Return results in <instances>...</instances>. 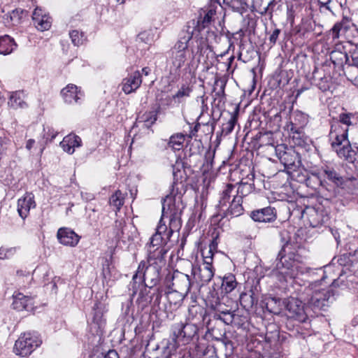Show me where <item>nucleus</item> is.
I'll return each mask as SVG.
<instances>
[{
    "label": "nucleus",
    "instance_id": "f257e3e1",
    "mask_svg": "<svg viewBox=\"0 0 358 358\" xmlns=\"http://www.w3.org/2000/svg\"><path fill=\"white\" fill-rule=\"evenodd\" d=\"M278 259L275 268L280 276V281L287 282L288 280L296 278L299 274H317L318 272L322 274L320 281H324L327 278L326 273L331 268V266H326L324 270L319 268L316 270L317 272H315L303 263L302 257L292 248L289 241H286L282 245L278 253Z\"/></svg>",
    "mask_w": 358,
    "mask_h": 358
},
{
    "label": "nucleus",
    "instance_id": "f03ea898",
    "mask_svg": "<svg viewBox=\"0 0 358 358\" xmlns=\"http://www.w3.org/2000/svg\"><path fill=\"white\" fill-rule=\"evenodd\" d=\"M354 118L353 113H341L338 120L331 123L329 134L332 150L340 159L349 163H354L358 159V146L352 148L348 138V127L353 125Z\"/></svg>",
    "mask_w": 358,
    "mask_h": 358
},
{
    "label": "nucleus",
    "instance_id": "7ed1b4c3",
    "mask_svg": "<svg viewBox=\"0 0 358 358\" xmlns=\"http://www.w3.org/2000/svg\"><path fill=\"white\" fill-rule=\"evenodd\" d=\"M195 23L188 22L180 32L178 39L171 50V61L169 71L174 78L180 76V69L187 61L189 43L194 33Z\"/></svg>",
    "mask_w": 358,
    "mask_h": 358
},
{
    "label": "nucleus",
    "instance_id": "20e7f679",
    "mask_svg": "<svg viewBox=\"0 0 358 358\" xmlns=\"http://www.w3.org/2000/svg\"><path fill=\"white\" fill-rule=\"evenodd\" d=\"M165 264L164 259H154L150 260L148 257V261H141L139 263L138 269L134 275L132 280L134 284L144 282L146 287L152 288L156 286L160 280V270Z\"/></svg>",
    "mask_w": 358,
    "mask_h": 358
},
{
    "label": "nucleus",
    "instance_id": "39448f33",
    "mask_svg": "<svg viewBox=\"0 0 358 358\" xmlns=\"http://www.w3.org/2000/svg\"><path fill=\"white\" fill-rule=\"evenodd\" d=\"M41 344V340L36 333H24L15 341L14 352L17 355L26 357L29 355Z\"/></svg>",
    "mask_w": 358,
    "mask_h": 358
},
{
    "label": "nucleus",
    "instance_id": "423d86ee",
    "mask_svg": "<svg viewBox=\"0 0 358 358\" xmlns=\"http://www.w3.org/2000/svg\"><path fill=\"white\" fill-rule=\"evenodd\" d=\"M282 303L285 309L288 311L289 317L300 322H305L308 319V313L303 303L294 297L284 299Z\"/></svg>",
    "mask_w": 358,
    "mask_h": 358
},
{
    "label": "nucleus",
    "instance_id": "0eeeda50",
    "mask_svg": "<svg viewBox=\"0 0 358 358\" xmlns=\"http://www.w3.org/2000/svg\"><path fill=\"white\" fill-rule=\"evenodd\" d=\"M166 285L169 289H174L186 294L191 287L189 276L179 271H174L172 274L166 275Z\"/></svg>",
    "mask_w": 358,
    "mask_h": 358
},
{
    "label": "nucleus",
    "instance_id": "6e6552de",
    "mask_svg": "<svg viewBox=\"0 0 358 358\" xmlns=\"http://www.w3.org/2000/svg\"><path fill=\"white\" fill-rule=\"evenodd\" d=\"M335 297L332 289L315 290L312 293L310 299L307 300L308 304L315 309H324L325 307L333 303Z\"/></svg>",
    "mask_w": 358,
    "mask_h": 358
},
{
    "label": "nucleus",
    "instance_id": "1a4fd4ad",
    "mask_svg": "<svg viewBox=\"0 0 358 358\" xmlns=\"http://www.w3.org/2000/svg\"><path fill=\"white\" fill-rule=\"evenodd\" d=\"M164 236L155 234L150 238V241L148 245V257L152 261L154 259H164V255L166 250L164 249V245L167 241Z\"/></svg>",
    "mask_w": 358,
    "mask_h": 358
},
{
    "label": "nucleus",
    "instance_id": "9d476101",
    "mask_svg": "<svg viewBox=\"0 0 358 358\" xmlns=\"http://www.w3.org/2000/svg\"><path fill=\"white\" fill-rule=\"evenodd\" d=\"M197 327L193 324L178 323L173 326V334L177 342L185 344L197 334Z\"/></svg>",
    "mask_w": 358,
    "mask_h": 358
},
{
    "label": "nucleus",
    "instance_id": "9b49d317",
    "mask_svg": "<svg viewBox=\"0 0 358 358\" xmlns=\"http://www.w3.org/2000/svg\"><path fill=\"white\" fill-rule=\"evenodd\" d=\"M277 155L280 163L288 171H296L301 164L300 156L292 149L279 151Z\"/></svg>",
    "mask_w": 358,
    "mask_h": 358
},
{
    "label": "nucleus",
    "instance_id": "f8f14e48",
    "mask_svg": "<svg viewBox=\"0 0 358 358\" xmlns=\"http://www.w3.org/2000/svg\"><path fill=\"white\" fill-rule=\"evenodd\" d=\"M57 237L61 244L70 247L77 245L80 238L74 231L67 227L59 229Z\"/></svg>",
    "mask_w": 358,
    "mask_h": 358
},
{
    "label": "nucleus",
    "instance_id": "ddd939ff",
    "mask_svg": "<svg viewBox=\"0 0 358 358\" xmlns=\"http://www.w3.org/2000/svg\"><path fill=\"white\" fill-rule=\"evenodd\" d=\"M250 217L255 222H272L277 218V212L275 208L268 206L262 209L252 210Z\"/></svg>",
    "mask_w": 358,
    "mask_h": 358
},
{
    "label": "nucleus",
    "instance_id": "4468645a",
    "mask_svg": "<svg viewBox=\"0 0 358 358\" xmlns=\"http://www.w3.org/2000/svg\"><path fill=\"white\" fill-rule=\"evenodd\" d=\"M141 74L139 71H136L122 80V90L124 93L130 94L135 92L141 86Z\"/></svg>",
    "mask_w": 358,
    "mask_h": 358
},
{
    "label": "nucleus",
    "instance_id": "2eb2a0df",
    "mask_svg": "<svg viewBox=\"0 0 358 358\" xmlns=\"http://www.w3.org/2000/svg\"><path fill=\"white\" fill-rule=\"evenodd\" d=\"M34 199L32 193L27 192L23 197L18 199L17 212L22 219L28 216L31 208H35L36 203Z\"/></svg>",
    "mask_w": 358,
    "mask_h": 358
},
{
    "label": "nucleus",
    "instance_id": "dca6fc26",
    "mask_svg": "<svg viewBox=\"0 0 358 358\" xmlns=\"http://www.w3.org/2000/svg\"><path fill=\"white\" fill-rule=\"evenodd\" d=\"M61 94L64 101L69 104L79 103V100L83 96V93L73 84H69L62 89Z\"/></svg>",
    "mask_w": 358,
    "mask_h": 358
},
{
    "label": "nucleus",
    "instance_id": "f3484780",
    "mask_svg": "<svg viewBox=\"0 0 358 358\" xmlns=\"http://www.w3.org/2000/svg\"><path fill=\"white\" fill-rule=\"evenodd\" d=\"M302 216L306 217L309 222L310 226L317 227L324 222L325 217L322 210L314 207H306L302 213Z\"/></svg>",
    "mask_w": 358,
    "mask_h": 358
},
{
    "label": "nucleus",
    "instance_id": "a211bd4d",
    "mask_svg": "<svg viewBox=\"0 0 358 358\" xmlns=\"http://www.w3.org/2000/svg\"><path fill=\"white\" fill-rule=\"evenodd\" d=\"M191 264L192 267V273L194 275V277H197L202 285L208 283L215 275V269L214 268L200 266L196 268Z\"/></svg>",
    "mask_w": 358,
    "mask_h": 358
},
{
    "label": "nucleus",
    "instance_id": "6ab92c4d",
    "mask_svg": "<svg viewBox=\"0 0 358 358\" xmlns=\"http://www.w3.org/2000/svg\"><path fill=\"white\" fill-rule=\"evenodd\" d=\"M13 308L19 311L31 310L33 309L34 302L32 298L25 296L22 293H17L14 296Z\"/></svg>",
    "mask_w": 358,
    "mask_h": 358
},
{
    "label": "nucleus",
    "instance_id": "aec40b11",
    "mask_svg": "<svg viewBox=\"0 0 358 358\" xmlns=\"http://www.w3.org/2000/svg\"><path fill=\"white\" fill-rule=\"evenodd\" d=\"M242 203L243 200L241 196H234L227 209L222 210L224 213L223 217L231 216V217H233L241 215L244 211Z\"/></svg>",
    "mask_w": 358,
    "mask_h": 358
},
{
    "label": "nucleus",
    "instance_id": "412c9836",
    "mask_svg": "<svg viewBox=\"0 0 358 358\" xmlns=\"http://www.w3.org/2000/svg\"><path fill=\"white\" fill-rule=\"evenodd\" d=\"M81 138L78 136L71 134L63 138L60 145L65 152L73 154L75 148H78L81 145Z\"/></svg>",
    "mask_w": 358,
    "mask_h": 358
},
{
    "label": "nucleus",
    "instance_id": "4be33fe9",
    "mask_svg": "<svg viewBox=\"0 0 358 358\" xmlns=\"http://www.w3.org/2000/svg\"><path fill=\"white\" fill-rule=\"evenodd\" d=\"M213 6H211L210 8L205 11L204 15H201L196 22L194 20L191 21L195 23L194 31H198L200 32L210 24L211 22L213 21V17L216 13L215 9L213 8Z\"/></svg>",
    "mask_w": 358,
    "mask_h": 358
},
{
    "label": "nucleus",
    "instance_id": "5701e85b",
    "mask_svg": "<svg viewBox=\"0 0 358 358\" xmlns=\"http://www.w3.org/2000/svg\"><path fill=\"white\" fill-rule=\"evenodd\" d=\"M323 176L334 183L337 187L343 188L345 178L342 177L334 168L324 166L322 169Z\"/></svg>",
    "mask_w": 358,
    "mask_h": 358
},
{
    "label": "nucleus",
    "instance_id": "b1692460",
    "mask_svg": "<svg viewBox=\"0 0 358 358\" xmlns=\"http://www.w3.org/2000/svg\"><path fill=\"white\" fill-rule=\"evenodd\" d=\"M191 40H193L192 41V44H193L194 41H195L196 43V47H194V45L190 46L189 45V47L190 48V50L192 54L199 53L200 55H203L206 53L208 50L209 52H213L211 47L207 42L206 38L202 36L199 38H197V36H193Z\"/></svg>",
    "mask_w": 358,
    "mask_h": 358
},
{
    "label": "nucleus",
    "instance_id": "393cba45",
    "mask_svg": "<svg viewBox=\"0 0 358 358\" xmlns=\"http://www.w3.org/2000/svg\"><path fill=\"white\" fill-rule=\"evenodd\" d=\"M24 93L23 91H16L12 92L8 101V106L13 108H24L27 107V103L24 101Z\"/></svg>",
    "mask_w": 358,
    "mask_h": 358
},
{
    "label": "nucleus",
    "instance_id": "a878e982",
    "mask_svg": "<svg viewBox=\"0 0 358 358\" xmlns=\"http://www.w3.org/2000/svg\"><path fill=\"white\" fill-rule=\"evenodd\" d=\"M186 295V294L182 293L181 292L174 289H171V291H169L166 293V298L169 303L170 308L172 309H177L180 307Z\"/></svg>",
    "mask_w": 358,
    "mask_h": 358
},
{
    "label": "nucleus",
    "instance_id": "bb28decb",
    "mask_svg": "<svg viewBox=\"0 0 358 358\" xmlns=\"http://www.w3.org/2000/svg\"><path fill=\"white\" fill-rule=\"evenodd\" d=\"M17 48L14 39L8 35L0 37V54L9 55Z\"/></svg>",
    "mask_w": 358,
    "mask_h": 358
},
{
    "label": "nucleus",
    "instance_id": "cd10ccee",
    "mask_svg": "<svg viewBox=\"0 0 358 358\" xmlns=\"http://www.w3.org/2000/svg\"><path fill=\"white\" fill-rule=\"evenodd\" d=\"M218 301V298H217L215 304H212V308L214 309L215 311H217L221 313L223 315L222 322L226 324H230L233 322L234 315L230 311L224 308V305L220 303Z\"/></svg>",
    "mask_w": 358,
    "mask_h": 358
},
{
    "label": "nucleus",
    "instance_id": "c85d7f7f",
    "mask_svg": "<svg viewBox=\"0 0 358 358\" xmlns=\"http://www.w3.org/2000/svg\"><path fill=\"white\" fill-rule=\"evenodd\" d=\"M157 111L145 112L143 115L138 117L137 120L138 122H142L147 128L150 127L157 120Z\"/></svg>",
    "mask_w": 358,
    "mask_h": 358
},
{
    "label": "nucleus",
    "instance_id": "c756f323",
    "mask_svg": "<svg viewBox=\"0 0 358 358\" xmlns=\"http://www.w3.org/2000/svg\"><path fill=\"white\" fill-rule=\"evenodd\" d=\"M266 306L267 309L274 314L280 313L282 310V306L284 307L282 300L276 297H271L268 299Z\"/></svg>",
    "mask_w": 358,
    "mask_h": 358
},
{
    "label": "nucleus",
    "instance_id": "7c9ffc66",
    "mask_svg": "<svg viewBox=\"0 0 358 358\" xmlns=\"http://www.w3.org/2000/svg\"><path fill=\"white\" fill-rule=\"evenodd\" d=\"M234 185L231 184H227L222 193L220 194V197L219 200V203L217 204V207L222 210V208L226 206L227 203L229 202V200L231 197V192L234 189Z\"/></svg>",
    "mask_w": 358,
    "mask_h": 358
},
{
    "label": "nucleus",
    "instance_id": "2f4dec72",
    "mask_svg": "<svg viewBox=\"0 0 358 358\" xmlns=\"http://www.w3.org/2000/svg\"><path fill=\"white\" fill-rule=\"evenodd\" d=\"M124 196L121 191L117 190L111 195L109 199V203L115 208L116 211L120 210L124 204Z\"/></svg>",
    "mask_w": 358,
    "mask_h": 358
},
{
    "label": "nucleus",
    "instance_id": "473e14b6",
    "mask_svg": "<svg viewBox=\"0 0 358 358\" xmlns=\"http://www.w3.org/2000/svg\"><path fill=\"white\" fill-rule=\"evenodd\" d=\"M237 282L233 275L224 277L222 279V289L225 293L231 292L236 287Z\"/></svg>",
    "mask_w": 358,
    "mask_h": 358
},
{
    "label": "nucleus",
    "instance_id": "72a5a7b5",
    "mask_svg": "<svg viewBox=\"0 0 358 358\" xmlns=\"http://www.w3.org/2000/svg\"><path fill=\"white\" fill-rule=\"evenodd\" d=\"M185 136L182 134H176L171 136L169 146L174 150H180L183 145Z\"/></svg>",
    "mask_w": 358,
    "mask_h": 358
},
{
    "label": "nucleus",
    "instance_id": "f704fd0d",
    "mask_svg": "<svg viewBox=\"0 0 358 358\" xmlns=\"http://www.w3.org/2000/svg\"><path fill=\"white\" fill-rule=\"evenodd\" d=\"M28 15V12L21 8L13 10L10 14V19L13 25H17L22 22L24 17Z\"/></svg>",
    "mask_w": 358,
    "mask_h": 358
},
{
    "label": "nucleus",
    "instance_id": "c9c22d12",
    "mask_svg": "<svg viewBox=\"0 0 358 358\" xmlns=\"http://www.w3.org/2000/svg\"><path fill=\"white\" fill-rule=\"evenodd\" d=\"M192 92L191 87L187 85H183L178 91L173 95V99L180 103L183 101L187 97L189 96Z\"/></svg>",
    "mask_w": 358,
    "mask_h": 358
},
{
    "label": "nucleus",
    "instance_id": "e433bc0d",
    "mask_svg": "<svg viewBox=\"0 0 358 358\" xmlns=\"http://www.w3.org/2000/svg\"><path fill=\"white\" fill-rule=\"evenodd\" d=\"M34 24L37 29L43 31L50 28L52 21L51 18L48 15H45L38 18V20L34 22Z\"/></svg>",
    "mask_w": 358,
    "mask_h": 358
},
{
    "label": "nucleus",
    "instance_id": "4c0bfd02",
    "mask_svg": "<svg viewBox=\"0 0 358 358\" xmlns=\"http://www.w3.org/2000/svg\"><path fill=\"white\" fill-rule=\"evenodd\" d=\"M253 190V185L248 182H241L237 189L236 195L239 196L243 199L244 196H246Z\"/></svg>",
    "mask_w": 358,
    "mask_h": 358
},
{
    "label": "nucleus",
    "instance_id": "58836bf2",
    "mask_svg": "<svg viewBox=\"0 0 358 358\" xmlns=\"http://www.w3.org/2000/svg\"><path fill=\"white\" fill-rule=\"evenodd\" d=\"M331 59L337 60L338 64H343V61H345L346 64H350V57L345 52L336 50L332 51L331 52Z\"/></svg>",
    "mask_w": 358,
    "mask_h": 358
},
{
    "label": "nucleus",
    "instance_id": "ea45409f",
    "mask_svg": "<svg viewBox=\"0 0 358 358\" xmlns=\"http://www.w3.org/2000/svg\"><path fill=\"white\" fill-rule=\"evenodd\" d=\"M70 38L72 43L76 46H79L83 44L85 40V36L83 32H79L78 30H73L69 33Z\"/></svg>",
    "mask_w": 358,
    "mask_h": 358
},
{
    "label": "nucleus",
    "instance_id": "a19ab883",
    "mask_svg": "<svg viewBox=\"0 0 358 358\" xmlns=\"http://www.w3.org/2000/svg\"><path fill=\"white\" fill-rule=\"evenodd\" d=\"M162 220H161L159 221V225L157 226V231H156L155 234H159V235H162V236H164L165 238H166V240H169V238L173 233V230L172 229L168 230L167 227L164 224H162Z\"/></svg>",
    "mask_w": 358,
    "mask_h": 358
},
{
    "label": "nucleus",
    "instance_id": "79ce46f5",
    "mask_svg": "<svg viewBox=\"0 0 358 358\" xmlns=\"http://www.w3.org/2000/svg\"><path fill=\"white\" fill-rule=\"evenodd\" d=\"M348 20L347 17H343V19L342 20L341 22H336L334 25V27L331 29V35H332V38L333 39H337V38H339L340 31L342 29V28L343 27L345 22H348Z\"/></svg>",
    "mask_w": 358,
    "mask_h": 358
},
{
    "label": "nucleus",
    "instance_id": "37998d69",
    "mask_svg": "<svg viewBox=\"0 0 358 358\" xmlns=\"http://www.w3.org/2000/svg\"><path fill=\"white\" fill-rule=\"evenodd\" d=\"M15 253V248H7L1 247L0 248V259L3 260V259H10L12 257H13Z\"/></svg>",
    "mask_w": 358,
    "mask_h": 358
},
{
    "label": "nucleus",
    "instance_id": "c03bdc74",
    "mask_svg": "<svg viewBox=\"0 0 358 358\" xmlns=\"http://www.w3.org/2000/svg\"><path fill=\"white\" fill-rule=\"evenodd\" d=\"M303 137V134L302 133L301 129L295 130V131H294V135H292V141L294 145L297 146H303L305 143Z\"/></svg>",
    "mask_w": 358,
    "mask_h": 358
},
{
    "label": "nucleus",
    "instance_id": "a18cd8bd",
    "mask_svg": "<svg viewBox=\"0 0 358 358\" xmlns=\"http://www.w3.org/2000/svg\"><path fill=\"white\" fill-rule=\"evenodd\" d=\"M236 120L235 117H231L228 122L222 126V133L225 135L230 134L234 128Z\"/></svg>",
    "mask_w": 358,
    "mask_h": 358
},
{
    "label": "nucleus",
    "instance_id": "49530a36",
    "mask_svg": "<svg viewBox=\"0 0 358 358\" xmlns=\"http://www.w3.org/2000/svg\"><path fill=\"white\" fill-rule=\"evenodd\" d=\"M350 64L349 65L354 66L358 68V48L355 47L350 51Z\"/></svg>",
    "mask_w": 358,
    "mask_h": 358
},
{
    "label": "nucleus",
    "instance_id": "de8ad7c7",
    "mask_svg": "<svg viewBox=\"0 0 358 358\" xmlns=\"http://www.w3.org/2000/svg\"><path fill=\"white\" fill-rule=\"evenodd\" d=\"M212 3H217L220 6L223 7V5L228 6L232 8H235L234 3H237L233 0H211Z\"/></svg>",
    "mask_w": 358,
    "mask_h": 358
},
{
    "label": "nucleus",
    "instance_id": "09e8293b",
    "mask_svg": "<svg viewBox=\"0 0 358 358\" xmlns=\"http://www.w3.org/2000/svg\"><path fill=\"white\" fill-rule=\"evenodd\" d=\"M202 256H203V263L201 266L213 268V266L212 265L213 257L206 256L204 251L202 252Z\"/></svg>",
    "mask_w": 358,
    "mask_h": 358
},
{
    "label": "nucleus",
    "instance_id": "8fccbe9b",
    "mask_svg": "<svg viewBox=\"0 0 358 358\" xmlns=\"http://www.w3.org/2000/svg\"><path fill=\"white\" fill-rule=\"evenodd\" d=\"M280 34V29H275L271 35L269 37V41L272 44H275L277 41L279 34Z\"/></svg>",
    "mask_w": 358,
    "mask_h": 358
},
{
    "label": "nucleus",
    "instance_id": "3c124183",
    "mask_svg": "<svg viewBox=\"0 0 358 358\" xmlns=\"http://www.w3.org/2000/svg\"><path fill=\"white\" fill-rule=\"evenodd\" d=\"M46 14L43 13V10L41 8H36L32 15L33 22H36L38 20V18H40L43 15H45Z\"/></svg>",
    "mask_w": 358,
    "mask_h": 358
},
{
    "label": "nucleus",
    "instance_id": "603ef678",
    "mask_svg": "<svg viewBox=\"0 0 358 358\" xmlns=\"http://www.w3.org/2000/svg\"><path fill=\"white\" fill-rule=\"evenodd\" d=\"M147 294H148L147 289H146V288H145L144 290H141L139 292V296L137 299V301L141 300V301H145V302L148 303L149 301H148V297L146 296Z\"/></svg>",
    "mask_w": 358,
    "mask_h": 358
},
{
    "label": "nucleus",
    "instance_id": "864d4df0",
    "mask_svg": "<svg viewBox=\"0 0 358 358\" xmlns=\"http://www.w3.org/2000/svg\"><path fill=\"white\" fill-rule=\"evenodd\" d=\"M104 306L99 302L96 303L94 306V310H95V315L99 316V315H102V312L101 311L104 307Z\"/></svg>",
    "mask_w": 358,
    "mask_h": 358
},
{
    "label": "nucleus",
    "instance_id": "5fc2aeb1",
    "mask_svg": "<svg viewBox=\"0 0 358 358\" xmlns=\"http://www.w3.org/2000/svg\"><path fill=\"white\" fill-rule=\"evenodd\" d=\"M81 196H82L83 199H84L85 201H91L94 199V195L91 193L81 192Z\"/></svg>",
    "mask_w": 358,
    "mask_h": 358
},
{
    "label": "nucleus",
    "instance_id": "6e6d98bb",
    "mask_svg": "<svg viewBox=\"0 0 358 358\" xmlns=\"http://www.w3.org/2000/svg\"><path fill=\"white\" fill-rule=\"evenodd\" d=\"M171 197L169 196H166V198L164 199L162 204V215H164L166 213V205L168 201H171Z\"/></svg>",
    "mask_w": 358,
    "mask_h": 358
},
{
    "label": "nucleus",
    "instance_id": "4d7b16f0",
    "mask_svg": "<svg viewBox=\"0 0 358 358\" xmlns=\"http://www.w3.org/2000/svg\"><path fill=\"white\" fill-rule=\"evenodd\" d=\"M331 2V0H328L327 2L325 3H322V2H320V3L321 4V6H323L326 9H327L328 10H329L330 12H332L330 6H329V4Z\"/></svg>",
    "mask_w": 358,
    "mask_h": 358
},
{
    "label": "nucleus",
    "instance_id": "13d9d810",
    "mask_svg": "<svg viewBox=\"0 0 358 358\" xmlns=\"http://www.w3.org/2000/svg\"><path fill=\"white\" fill-rule=\"evenodd\" d=\"M35 143V141L34 139H29L27 141L26 144V148L27 150H31V148L34 146V144Z\"/></svg>",
    "mask_w": 358,
    "mask_h": 358
},
{
    "label": "nucleus",
    "instance_id": "bf43d9fd",
    "mask_svg": "<svg viewBox=\"0 0 358 358\" xmlns=\"http://www.w3.org/2000/svg\"><path fill=\"white\" fill-rule=\"evenodd\" d=\"M346 256L345 255H343L341 257H340L338 260H337V262L340 264V265H345V259H346Z\"/></svg>",
    "mask_w": 358,
    "mask_h": 358
},
{
    "label": "nucleus",
    "instance_id": "052dcab7",
    "mask_svg": "<svg viewBox=\"0 0 358 358\" xmlns=\"http://www.w3.org/2000/svg\"><path fill=\"white\" fill-rule=\"evenodd\" d=\"M213 317L215 320H220L222 321L223 315L221 313H218L217 311L215 312V313L213 314Z\"/></svg>",
    "mask_w": 358,
    "mask_h": 358
},
{
    "label": "nucleus",
    "instance_id": "680f3d73",
    "mask_svg": "<svg viewBox=\"0 0 358 358\" xmlns=\"http://www.w3.org/2000/svg\"><path fill=\"white\" fill-rule=\"evenodd\" d=\"M150 69L148 67H144L142 69V73L145 76H148L150 73Z\"/></svg>",
    "mask_w": 358,
    "mask_h": 358
},
{
    "label": "nucleus",
    "instance_id": "e2e57ef3",
    "mask_svg": "<svg viewBox=\"0 0 358 358\" xmlns=\"http://www.w3.org/2000/svg\"><path fill=\"white\" fill-rule=\"evenodd\" d=\"M273 1L270 0L268 2H266L263 6V8L264 9V12H267L268 7L271 4H272Z\"/></svg>",
    "mask_w": 358,
    "mask_h": 358
},
{
    "label": "nucleus",
    "instance_id": "0e129e2a",
    "mask_svg": "<svg viewBox=\"0 0 358 358\" xmlns=\"http://www.w3.org/2000/svg\"><path fill=\"white\" fill-rule=\"evenodd\" d=\"M199 127V124H196V125H195V127H194V129H193V130H192V131H191V134H190V136H195L196 133V132H197V131H198Z\"/></svg>",
    "mask_w": 358,
    "mask_h": 358
},
{
    "label": "nucleus",
    "instance_id": "69168bd1",
    "mask_svg": "<svg viewBox=\"0 0 358 358\" xmlns=\"http://www.w3.org/2000/svg\"><path fill=\"white\" fill-rule=\"evenodd\" d=\"M205 255H206V256L213 257V248H212V245H210L209 250L207 252H205Z\"/></svg>",
    "mask_w": 358,
    "mask_h": 358
},
{
    "label": "nucleus",
    "instance_id": "338daca9",
    "mask_svg": "<svg viewBox=\"0 0 358 358\" xmlns=\"http://www.w3.org/2000/svg\"><path fill=\"white\" fill-rule=\"evenodd\" d=\"M48 133H50L51 134V138L50 139V141H52L57 136V132H54L53 130L51 131V129H48Z\"/></svg>",
    "mask_w": 358,
    "mask_h": 358
},
{
    "label": "nucleus",
    "instance_id": "774afa93",
    "mask_svg": "<svg viewBox=\"0 0 358 358\" xmlns=\"http://www.w3.org/2000/svg\"><path fill=\"white\" fill-rule=\"evenodd\" d=\"M234 56H231L229 58V62H228V65H227V69L229 70L231 67V65L232 64V62H234Z\"/></svg>",
    "mask_w": 358,
    "mask_h": 358
}]
</instances>
